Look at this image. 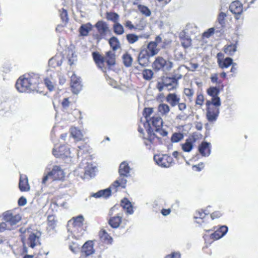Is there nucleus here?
I'll return each instance as SVG.
<instances>
[{"label": "nucleus", "mask_w": 258, "mask_h": 258, "mask_svg": "<svg viewBox=\"0 0 258 258\" xmlns=\"http://www.w3.org/2000/svg\"><path fill=\"white\" fill-rule=\"evenodd\" d=\"M108 43L112 51L109 50L103 55L98 51L92 53V56L97 67L103 73H107L113 70L116 64V56L114 51L120 48L119 39L115 36L111 37Z\"/></svg>", "instance_id": "f257e3e1"}, {"label": "nucleus", "mask_w": 258, "mask_h": 258, "mask_svg": "<svg viewBox=\"0 0 258 258\" xmlns=\"http://www.w3.org/2000/svg\"><path fill=\"white\" fill-rule=\"evenodd\" d=\"M224 85L218 87H210L207 90V94L212 97L211 100H207L206 117L209 122L216 120L219 114V107L221 105L220 98L218 95L220 91L223 90Z\"/></svg>", "instance_id": "f03ea898"}, {"label": "nucleus", "mask_w": 258, "mask_h": 258, "mask_svg": "<svg viewBox=\"0 0 258 258\" xmlns=\"http://www.w3.org/2000/svg\"><path fill=\"white\" fill-rule=\"evenodd\" d=\"M138 132L140 133V137L143 139L145 145L149 149L152 148V146H156L162 143L161 138L157 137L151 126H149L146 130V133L144 132V129L140 126L138 127Z\"/></svg>", "instance_id": "7ed1b4c3"}, {"label": "nucleus", "mask_w": 258, "mask_h": 258, "mask_svg": "<svg viewBox=\"0 0 258 258\" xmlns=\"http://www.w3.org/2000/svg\"><path fill=\"white\" fill-rule=\"evenodd\" d=\"M130 171V167L126 161L121 162L118 169L119 174L118 179L114 181L111 184V187L115 188V191H117V189L119 187L123 188L125 187L126 183L125 178L129 176Z\"/></svg>", "instance_id": "20e7f679"}, {"label": "nucleus", "mask_w": 258, "mask_h": 258, "mask_svg": "<svg viewBox=\"0 0 258 258\" xmlns=\"http://www.w3.org/2000/svg\"><path fill=\"white\" fill-rule=\"evenodd\" d=\"M181 78V75L179 76L174 75L172 77H163L161 81L157 83V88L159 91H162L164 88H166L168 91L174 90L177 88L178 81Z\"/></svg>", "instance_id": "39448f33"}, {"label": "nucleus", "mask_w": 258, "mask_h": 258, "mask_svg": "<svg viewBox=\"0 0 258 258\" xmlns=\"http://www.w3.org/2000/svg\"><path fill=\"white\" fill-rule=\"evenodd\" d=\"M119 209L120 206L116 204L109 210L108 212L110 218L108 220V224L113 229L118 228L122 221V214L117 213Z\"/></svg>", "instance_id": "423d86ee"}, {"label": "nucleus", "mask_w": 258, "mask_h": 258, "mask_svg": "<svg viewBox=\"0 0 258 258\" xmlns=\"http://www.w3.org/2000/svg\"><path fill=\"white\" fill-rule=\"evenodd\" d=\"M25 77H28L31 91L39 93L44 92V84L38 74H26Z\"/></svg>", "instance_id": "0eeeda50"}, {"label": "nucleus", "mask_w": 258, "mask_h": 258, "mask_svg": "<svg viewBox=\"0 0 258 258\" xmlns=\"http://www.w3.org/2000/svg\"><path fill=\"white\" fill-rule=\"evenodd\" d=\"M97 33L94 35V38L97 41H100L103 39H105L107 34L110 33V30L108 24L102 20L97 21L94 25Z\"/></svg>", "instance_id": "6e6552de"}, {"label": "nucleus", "mask_w": 258, "mask_h": 258, "mask_svg": "<svg viewBox=\"0 0 258 258\" xmlns=\"http://www.w3.org/2000/svg\"><path fill=\"white\" fill-rule=\"evenodd\" d=\"M64 177L63 171L59 166L55 165L53 166L51 171L43 177L42 182L45 184L48 179H50L51 181L60 180L62 179Z\"/></svg>", "instance_id": "1a4fd4ad"}, {"label": "nucleus", "mask_w": 258, "mask_h": 258, "mask_svg": "<svg viewBox=\"0 0 258 258\" xmlns=\"http://www.w3.org/2000/svg\"><path fill=\"white\" fill-rule=\"evenodd\" d=\"M152 68L156 71L165 70L169 71L173 68L172 62L164 59L162 56L156 57L152 63Z\"/></svg>", "instance_id": "9d476101"}, {"label": "nucleus", "mask_w": 258, "mask_h": 258, "mask_svg": "<svg viewBox=\"0 0 258 258\" xmlns=\"http://www.w3.org/2000/svg\"><path fill=\"white\" fill-rule=\"evenodd\" d=\"M16 87L20 92H31L28 77H25V74L20 77L17 80Z\"/></svg>", "instance_id": "9b49d317"}, {"label": "nucleus", "mask_w": 258, "mask_h": 258, "mask_svg": "<svg viewBox=\"0 0 258 258\" xmlns=\"http://www.w3.org/2000/svg\"><path fill=\"white\" fill-rule=\"evenodd\" d=\"M149 126L152 125L155 128L156 132H159L162 136H166L167 132L162 129L163 125V120L159 116H154L151 118L148 121Z\"/></svg>", "instance_id": "f8f14e48"}, {"label": "nucleus", "mask_w": 258, "mask_h": 258, "mask_svg": "<svg viewBox=\"0 0 258 258\" xmlns=\"http://www.w3.org/2000/svg\"><path fill=\"white\" fill-rule=\"evenodd\" d=\"M162 42V38L160 36H157L155 37L154 41H150L148 43L147 46V49L148 53L152 57L157 55L160 49L158 47V44Z\"/></svg>", "instance_id": "ddd939ff"}, {"label": "nucleus", "mask_w": 258, "mask_h": 258, "mask_svg": "<svg viewBox=\"0 0 258 258\" xmlns=\"http://www.w3.org/2000/svg\"><path fill=\"white\" fill-rule=\"evenodd\" d=\"M52 154L56 158H65L70 156V149L66 145H61L52 150Z\"/></svg>", "instance_id": "4468645a"}, {"label": "nucleus", "mask_w": 258, "mask_h": 258, "mask_svg": "<svg viewBox=\"0 0 258 258\" xmlns=\"http://www.w3.org/2000/svg\"><path fill=\"white\" fill-rule=\"evenodd\" d=\"M154 159L159 166L163 167H169L173 163V158L166 154L160 156H155Z\"/></svg>", "instance_id": "2eb2a0df"}, {"label": "nucleus", "mask_w": 258, "mask_h": 258, "mask_svg": "<svg viewBox=\"0 0 258 258\" xmlns=\"http://www.w3.org/2000/svg\"><path fill=\"white\" fill-rule=\"evenodd\" d=\"M198 139V135L193 133L190 135L185 140L184 144H182V149L185 152H190L193 148L194 144L196 143Z\"/></svg>", "instance_id": "dca6fc26"}, {"label": "nucleus", "mask_w": 258, "mask_h": 258, "mask_svg": "<svg viewBox=\"0 0 258 258\" xmlns=\"http://www.w3.org/2000/svg\"><path fill=\"white\" fill-rule=\"evenodd\" d=\"M217 62L219 67L222 69H226L233 63V59L230 57L223 58L224 54L222 52H219L217 55Z\"/></svg>", "instance_id": "f3484780"}, {"label": "nucleus", "mask_w": 258, "mask_h": 258, "mask_svg": "<svg viewBox=\"0 0 258 258\" xmlns=\"http://www.w3.org/2000/svg\"><path fill=\"white\" fill-rule=\"evenodd\" d=\"M229 9L235 15V18L238 19V16L241 15L243 12V5L240 1H235L231 3Z\"/></svg>", "instance_id": "a211bd4d"}, {"label": "nucleus", "mask_w": 258, "mask_h": 258, "mask_svg": "<svg viewBox=\"0 0 258 258\" xmlns=\"http://www.w3.org/2000/svg\"><path fill=\"white\" fill-rule=\"evenodd\" d=\"M152 56L149 55L147 50L146 49H142L139 54L138 61L141 66L143 67H147L149 66L150 63V58Z\"/></svg>", "instance_id": "6ab92c4d"}, {"label": "nucleus", "mask_w": 258, "mask_h": 258, "mask_svg": "<svg viewBox=\"0 0 258 258\" xmlns=\"http://www.w3.org/2000/svg\"><path fill=\"white\" fill-rule=\"evenodd\" d=\"M95 252L93 247V242L92 240L86 241L82 246L81 254L85 257L88 256Z\"/></svg>", "instance_id": "aec40b11"}, {"label": "nucleus", "mask_w": 258, "mask_h": 258, "mask_svg": "<svg viewBox=\"0 0 258 258\" xmlns=\"http://www.w3.org/2000/svg\"><path fill=\"white\" fill-rule=\"evenodd\" d=\"M228 231L226 226H221L213 233L210 234V238L212 241L218 240L224 236Z\"/></svg>", "instance_id": "412c9836"}, {"label": "nucleus", "mask_w": 258, "mask_h": 258, "mask_svg": "<svg viewBox=\"0 0 258 258\" xmlns=\"http://www.w3.org/2000/svg\"><path fill=\"white\" fill-rule=\"evenodd\" d=\"M4 219L11 225H14L19 222L21 218L19 214H14L9 212H7L4 215Z\"/></svg>", "instance_id": "4be33fe9"}, {"label": "nucleus", "mask_w": 258, "mask_h": 258, "mask_svg": "<svg viewBox=\"0 0 258 258\" xmlns=\"http://www.w3.org/2000/svg\"><path fill=\"white\" fill-rule=\"evenodd\" d=\"M194 218L195 222L201 225L208 221L209 216L208 214L206 213L205 211L200 210L196 212Z\"/></svg>", "instance_id": "5701e85b"}, {"label": "nucleus", "mask_w": 258, "mask_h": 258, "mask_svg": "<svg viewBox=\"0 0 258 258\" xmlns=\"http://www.w3.org/2000/svg\"><path fill=\"white\" fill-rule=\"evenodd\" d=\"M71 87L74 93L77 94L82 88L81 81L79 78L74 75L71 78Z\"/></svg>", "instance_id": "b1692460"}, {"label": "nucleus", "mask_w": 258, "mask_h": 258, "mask_svg": "<svg viewBox=\"0 0 258 258\" xmlns=\"http://www.w3.org/2000/svg\"><path fill=\"white\" fill-rule=\"evenodd\" d=\"M19 188L22 191H28L30 190V187L28 183V177L26 175L20 174Z\"/></svg>", "instance_id": "393cba45"}, {"label": "nucleus", "mask_w": 258, "mask_h": 258, "mask_svg": "<svg viewBox=\"0 0 258 258\" xmlns=\"http://www.w3.org/2000/svg\"><path fill=\"white\" fill-rule=\"evenodd\" d=\"M118 205L120 207H121L125 210L126 213L132 214L134 213L133 205L127 198H124L122 199L120 202V204Z\"/></svg>", "instance_id": "a878e982"}, {"label": "nucleus", "mask_w": 258, "mask_h": 258, "mask_svg": "<svg viewBox=\"0 0 258 258\" xmlns=\"http://www.w3.org/2000/svg\"><path fill=\"white\" fill-rule=\"evenodd\" d=\"M199 151L203 156H208L211 153L210 144L207 142H202L199 146Z\"/></svg>", "instance_id": "bb28decb"}, {"label": "nucleus", "mask_w": 258, "mask_h": 258, "mask_svg": "<svg viewBox=\"0 0 258 258\" xmlns=\"http://www.w3.org/2000/svg\"><path fill=\"white\" fill-rule=\"evenodd\" d=\"M166 100L171 107H174L179 103L180 98L176 93H169L166 96Z\"/></svg>", "instance_id": "cd10ccee"}, {"label": "nucleus", "mask_w": 258, "mask_h": 258, "mask_svg": "<svg viewBox=\"0 0 258 258\" xmlns=\"http://www.w3.org/2000/svg\"><path fill=\"white\" fill-rule=\"evenodd\" d=\"M28 233H29L28 244L30 247L34 248L36 245L40 243L39 236L31 232L28 231Z\"/></svg>", "instance_id": "c85d7f7f"}, {"label": "nucleus", "mask_w": 258, "mask_h": 258, "mask_svg": "<svg viewBox=\"0 0 258 258\" xmlns=\"http://www.w3.org/2000/svg\"><path fill=\"white\" fill-rule=\"evenodd\" d=\"M237 42L225 45L223 48V52L228 55L232 56L236 51Z\"/></svg>", "instance_id": "c756f323"}, {"label": "nucleus", "mask_w": 258, "mask_h": 258, "mask_svg": "<svg viewBox=\"0 0 258 258\" xmlns=\"http://www.w3.org/2000/svg\"><path fill=\"white\" fill-rule=\"evenodd\" d=\"M100 239L105 243L111 244L113 239L104 229H101L99 232Z\"/></svg>", "instance_id": "7c9ffc66"}, {"label": "nucleus", "mask_w": 258, "mask_h": 258, "mask_svg": "<svg viewBox=\"0 0 258 258\" xmlns=\"http://www.w3.org/2000/svg\"><path fill=\"white\" fill-rule=\"evenodd\" d=\"M110 188L115 189L114 188L112 187L111 185L109 188H107L103 190H100L98 192L93 194L92 196L95 198H99L100 197L107 198L111 194Z\"/></svg>", "instance_id": "2f4dec72"}, {"label": "nucleus", "mask_w": 258, "mask_h": 258, "mask_svg": "<svg viewBox=\"0 0 258 258\" xmlns=\"http://www.w3.org/2000/svg\"><path fill=\"white\" fill-rule=\"evenodd\" d=\"M92 26L91 23H88L85 24H82L79 28V33L82 36H87L89 32L92 30Z\"/></svg>", "instance_id": "473e14b6"}, {"label": "nucleus", "mask_w": 258, "mask_h": 258, "mask_svg": "<svg viewBox=\"0 0 258 258\" xmlns=\"http://www.w3.org/2000/svg\"><path fill=\"white\" fill-rule=\"evenodd\" d=\"M71 135L76 141H81L83 138V135L80 130L76 127L70 128Z\"/></svg>", "instance_id": "72a5a7b5"}, {"label": "nucleus", "mask_w": 258, "mask_h": 258, "mask_svg": "<svg viewBox=\"0 0 258 258\" xmlns=\"http://www.w3.org/2000/svg\"><path fill=\"white\" fill-rule=\"evenodd\" d=\"M70 222H72L73 226L74 228L81 227L83 225L84 218L82 216L80 215L73 218Z\"/></svg>", "instance_id": "f704fd0d"}, {"label": "nucleus", "mask_w": 258, "mask_h": 258, "mask_svg": "<svg viewBox=\"0 0 258 258\" xmlns=\"http://www.w3.org/2000/svg\"><path fill=\"white\" fill-rule=\"evenodd\" d=\"M113 32L117 35H121L124 32L123 26L119 22L114 23L112 26Z\"/></svg>", "instance_id": "c9c22d12"}, {"label": "nucleus", "mask_w": 258, "mask_h": 258, "mask_svg": "<svg viewBox=\"0 0 258 258\" xmlns=\"http://www.w3.org/2000/svg\"><path fill=\"white\" fill-rule=\"evenodd\" d=\"M170 110L169 106L166 103H161L158 106V111L162 115H166Z\"/></svg>", "instance_id": "e433bc0d"}, {"label": "nucleus", "mask_w": 258, "mask_h": 258, "mask_svg": "<svg viewBox=\"0 0 258 258\" xmlns=\"http://www.w3.org/2000/svg\"><path fill=\"white\" fill-rule=\"evenodd\" d=\"M140 36L134 33H128L126 35V40L129 44H133L137 42Z\"/></svg>", "instance_id": "4c0bfd02"}, {"label": "nucleus", "mask_w": 258, "mask_h": 258, "mask_svg": "<svg viewBox=\"0 0 258 258\" xmlns=\"http://www.w3.org/2000/svg\"><path fill=\"white\" fill-rule=\"evenodd\" d=\"M106 18L107 20L111 21L114 23L118 22L119 16L115 12H106Z\"/></svg>", "instance_id": "58836bf2"}, {"label": "nucleus", "mask_w": 258, "mask_h": 258, "mask_svg": "<svg viewBox=\"0 0 258 258\" xmlns=\"http://www.w3.org/2000/svg\"><path fill=\"white\" fill-rule=\"evenodd\" d=\"M122 60L124 65L126 67H131L133 62V58L131 54L125 53L122 55Z\"/></svg>", "instance_id": "ea45409f"}, {"label": "nucleus", "mask_w": 258, "mask_h": 258, "mask_svg": "<svg viewBox=\"0 0 258 258\" xmlns=\"http://www.w3.org/2000/svg\"><path fill=\"white\" fill-rule=\"evenodd\" d=\"M154 73L151 69H144L142 71L143 78L146 81L151 80L153 77Z\"/></svg>", "instance_id": "a19ab883"}, {"label": "nucleus", "mask_w": 258, "mask_h": 258, "mask_svg": "<svg viewBox=\"0 0 258 258\" xmlns=\"http://www.w3.org/2000/svg\"><path fill=\"white\" fill-rule=\"evenodd\" d=\"M47 225L51 229H54L56 225L57 220L53 215H50L47 217Z\"/></svg>", "instance_id": "79ce46f5"}, {"label": "nucleus", "mask_w": 258, "mask_h": 258, "mask_svg": "<svg viewBox=\"0 0 258 258\" xmlns=\"http://www.w3.org/2000/svg\"><path fill=\"white\" fill-rule=\"evenodd\" d=\"M180 41L181 45L184 48H187L191 45V39L185 36L180 37Z\"/></svg>", "instance_id": "37998d69"}, {"label": "nucleus", "mask_w": 258, "mask_h": 258, "mask_svg": "<svg viewBox=\"0 0 258 258\" xmlns=\"http://www.w3.org/2000/svg\"><path fill=\"white\" fill-rule=\"evenodd\" d=\"M138 9L142 14L146 16H150L151 15V11L147 7L142 5H139L138 6Z\"/></svg>", "instance_id": "c03bdc74"}, {"label": "nucleus", "mask_w": 258, "mask_h": 258, "mask_svg": "<svg viewBox=\"0 0 258 258\" xmlns=\"http://www.w3.org/2000/svg\"><path fill=\"white\" fill-rule=\"evenodd\" d=\"M183 138V135L180 133H174L171 137V141L172 143H177L180 141Z\"/></svg>", "instance_id": "a18cd8bd"}, {"label": "nucleus", "mask_w": 258, "mask_h": 258, "mask_svg": "<svg viewBox=\"0 0 258 258\" xmlns=\"http://www.w3.org/2000/svg\"><path fill=\"white\" fill-rule=\"evenodd\" d=\"M44 84L47 89L50 91H52L54 89V82L49 78H46L44 80Z\"/></svg>", "instance_id": "49530a36"}, {"label": "nucleus", "mask_w": 258, "mask_h": 258, "mask_svg": "<svg viewBox=\"0 0 258 258\" xmlns=\"http://www.w3.org/2000/svg\"><path fill=\"white\" fill-rule=\"evenodd\" d=\"M183 93L190 100L194 95L195 91L192 88H185Z\"/></svg>", "instance_id": "de8ad7c7"}, {"label": "nucleus", "mask_w": 258, "mask_h": 258, "mask_svg": "<svg viewBox=\"0 0 258 258\" xmlns=\"http://www.w3.org/2000/svg\"><path fill=\"white\" fill-rule=\"evenodd\" d=\"M210 79L212 83L216 84L218 86L221 85H223L222 81L219 79L218 75L217 73L212 74L210 77Z\"/></svg>", "instance_id": "09e8293b"}, {"label": "nucleus", "mask_w": 258, "mask_h": 258, "mask_svg": "<svg viewBox=\"0 0 258 258\" xmlns=\"http://www.w3.org/2000/svg\"><path fill=\"white\" fill-rule=\"evenodd\" d=\"M205 98L204 95L202 93L197 94L196 99V105L202 106L204 102Z\"/></svg>", "instance_id": "8fccbe9b"}, {"label": "nucleus", "mask_w": 258, "mask_h": 258, "mask_svg": "<svg viewBox=\"0 0 258 258\" xmlns=\"http://www.w3.org/2000/svg\"><path fill=\"white\" fill-rule=\"evenodd\" d=\"M153 112V109L150 107H146L144 108L143 111V115L146 118L147 121H148L149 119L148 118L150 117V115Z\"/></svg>", "instance_id": "3c124183"}, {"label": "nucleus", "mask_w": 258, "mask_h": 258, "mask_svg": "<svg viewBox=\"0 0 258 258\" xmlns=\"http://www.w3.org/2000/svg\"><path fill=\"white\" fill-rule=\"evenodd\" d=\"M226 16V14L224 12H221L219 14L217 19L220 24H221L222 26H223L225 24V19Z\"/></svg>", "instance_id": "603ef678"}, {"label": "nucleus", "mask_w": 258, "mask_h": 258, "mask_svg": "<svg viewBox=\"0 0 258 258\" xmlns=\"http://www.w3.org/2000/svg\"><path fill=\"white\" fill-rule=\"evenodd\" d=\"M69 248L73 253H76L79 251L80 248V245L76 242H72L70 245Z\"/></svg>", "instance_id": "864d4df0"}, {"label": "nucleus", "mask_w": 258, "mask_h": 258, "mask_svg": "<svg viewBox=\"0 0 258 258\" xmlns=\"http://www.w3.org/2000/svg\"><path fill=\"white\" fill-rule=\"evenodd\" d=\"M214 32H215L214 28H209L206 31L204 32L203 33L202 36L203 38H208L214 34Z\"/></svg>", "instance_id": "5fc2aeb1"}, {"label": "nucleus", "mask_w": 258, "mask_h": 258, "mask_svg": "<svg viewBox=\"0 0 258 258\" xmlns=\"http://www.w3.org/2000/svg\"><path fill=\"white\" fill-rule=\"evenodd\" d=\"M60 16L61 19L62 20V21H63V22H68V21L69 18H68V12L66 9H64L63 8H62L61 9V11L60 14Z\"/></svg>", "instance_id": "6e6d98bb"}, {"label": "nucleus", "mask_w": 258, "mask_h": 258, "mask_svg": "<svg viewBox=\"0 0 258 258\" xmlns=\"http://www.w3.org/2000/svg\"><path fill=\"white\" fill-rule=\"evenodd\" d=\"M124 25V26L130 30H136L137 29V28L136 26H135L132 23V22L130 20L125 21Z\"/></svg>", "instance_id": "4d7b16f0"}, {"label": "nucleus", "mask_w": 258, "mask_h": 258, "mask_svg": "<svg viewBox=\"0 0 258 258\" xmlns=\"http://www.w3.org/2000/svg\"><path fill=\"white\" fill-rule=\"evenodd\" d=\"M71 104L69 101V98H64L61 102V106L64 109H67L69 107Z\"/></svg>", "instance_id": "13d9d810"}, {"label": "nucleus", "mask_w": 258, "mask_h": 258, "mask_svg": "<svg viewBox=\"0 0 258 258\" xmlns=\"http://www.w3.org/2000/svg\"><path fill=\"white\" fill-rule=\"evenodd\" d=\"M222 215V213L219 211H215L211 214V217L212 220L217 219L221 217Z\"/></svg>", "instance_id": "bf43d9fd"}, {"label": "nucleus", "mask_w": 258, "mask_h": 258, "mask_svg": "<svg viewBox=\"0 0 258 258\" xmlns=\"http://www.w3.org/2000/svg\"><path fill=\"white\" fill-rule=\"evenodd\" d=\"M165 258H180V254L179 252H173L166 255Z\"/></svg>", "instance_id": "052dcab7"}, {"label": "nucleus", "mask_w": 258, "mask_h": 258, "mask_svg": "<svg viewBox=\"0 0 258 258\" xmlns=\"http://www.w3.org/2000/svg\"><path fill=\"white\" fill-rule=\"evenodd\" d=\"M177 105L178 106L179 110L182 111H184L186 108V104L185 102H180V101H179V103L177 104Z\"/></svg>", "instance_id": "680f3d73"}, {"label": "nucleus", "mask_w": 258, "mask_h": 258, "mask_svg": "<svg viewBox=\"0 0 258 258\" xmlns=\"http://www.w3.org/2000/svg\"><path fill=\"white\" fill-rule=\"evenodd\" d=\"M27 200L25 198L23 197H21L20 198H19L18 203L19 206H23L26 204Z\"/></svg>", "instance_id": "e2e57ef3"}, {"label": "nucleus", "mask_w": 258, "mask_h": 258, "mask_svg": "<svg viewBox=\"0 0 258 258\" xmlns=\"http://www.w3.org/2000/svg\"><path fill=\"white\" fill-rule=\"evenodd\" d=\"M7 222H2L0 223V232H4L7 229Z\"/></svg>", "instance_id": "0e129e2a"}, {"label": "nucleus", "mask_w": 258, "mask_h": 258, "mask_svg": "<svg viewBox=\"0 0 258 258\" xmlns=\"http://www.w3.org/2000/svg\"><path fill=\"white\" fill-rule=\"evenodd\" d=\"M171 209H163L161 211V214L164 216H167L168 215L170 214V213H171Z\"/></svg>", "instance_id": "69168bd1"}, {"label": "nucleus", "mask_w": 258, "mask_h": 258, "mask_svg": "<svg viewBox=\"0 0 258 258\" xmlns=\"http://www.w3.org/2000/svg\"><path fill=\"white\" fill-rule=\"evenodd\" d=\"M203 163H201V164H199L198 165H194L193 166V169L197 171H200L203 168Z\"/></svg>", "instance_id": "338daca9"}, {"label": "nucleus", "mask_w": 258, "mask_h": 258, "mask_svg": "<svg viewBox=\"0 0 258 258\" xmlns=\"http://www.w3.org/2000/svg\"><path fill=\"white\" fill-rule=\"evenodd\" d=\"M232 67L230 70V72L231 73H233L234 74L236 73L237 72V68H236V63L235 62H233V63L231 64Z\"/></svg>", "instance_id": "774afa93"}]
</instances>
